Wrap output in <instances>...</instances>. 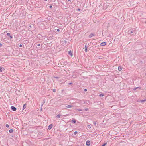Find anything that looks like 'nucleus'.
Segmentation results:
<instances>
[{
	"label": "nucleus",
	"instance_id": "f257e3e1",
	"mask_svg": "<svg viewBox=\"0 0 146 146\" xmlns=\"http://www.w3.org/2000/svg\"><path fill=\"white\" fill-rule=\"evenodd\" d=\"M11 110L13 111H16L17 110L16 108L14 106H11Z\"/></svg>",
	"mask_w": 146,
	"mask_h": 146
},
{
	"label": "nucleus",
	"instance_id": "f03ea898",
	"mask_svg": "<svg viewBox=\"0 0 146 146\" xmlns=\"http://www.w3.org/2000/svg\"><path fill=\"white\" fill-rule=\"evenodd\" d=\"M135 30H136L135 29L134 30H133V29H132V31H130V30H129L128 32H129L130 34L132 33H133L134 31L135 32Z\"/></svg>",
	"mask_w": 146,
	"mask_h": 146
},
{
	"label": "nucleus",
	"instance_id": "7ed1b4c3",
	"mask_svg": "<svg viewBox=\"0 0 146 146\" xmlns=\"http://www.w3.org/2000/svg\"><path fill=\"white\" fill-rule=\"evenodd\" d=\"M86 144L87 146H89L90 145V141L89 140L87 141L86 142Z\"/></svg>",
	"mask_w": 146,
	"mask_h": 146
},
{
	"label": "nucleus",
	"instance_id": "20e7f679",
	"mask_svg": "<svg viewBox=\"0 0 146 146\" xmlns=\"http://www.w3.org/2000/svg\"><path fill=\"white\" fill-rule=\"evenodd\" d=\"M74 107L71 104L69 105L66 106V107L67 108H72V107Z\"/></svg>",
	"mask_w": 146,
	"mask_h": 146
},
{
	"label": "nucleus",
	"instance_id": "39448f33",
	"mask_svg": "<svg viewBox=\"0 0 146 146\" xmlns=\"http://www.w3.org/2000/svg\"><path fill=\"white\" fill-rule=\"evenodd\" d=\"M106 44V43L105 42H103L100 44V45L101 46H103L105 45Z\"/></svg>",
	"mask_w": 146,
	"mask_h": 146
},
{
	"label": "nucleus",
	"instance_id": "423d86ee",
	"mask_svg": "<svg viewBox=\"0 0 146 146\" xmlns=\"http://www.w3.org/2000/svg\"><path fill=\"white\" fill-rule=\"evenodd\" d=\"M53 125L52 124H51L48 127V129H50L52 127Z\"/></svg>",
	"mask_w": 146,
	"mask_h": 146
},
{
	"label": "nucleus",
	"instance_id": "0eeeda50",
	"mask_svg": "<svg viewBox=\"0 0 146 146\" xmlns=\"http://www.w3.org/2000/svg\"><path fill=\"white\" fill-rule=\"evenodd\" d=\"M95 35L93 33H91L90 35H89V38H91L93 36H94Z\"/></svg>",
	"mask_w": 146,
	"mask_h": 146
},
{
	"label": "nucleus",
	"instance_id": "6e6552de",
	"mask_svg": "<svg viewBox=\"0 0 146 146\" xmlns=\"http://www.w3.org/2000/svg\"><path fill=\"white\" fill-rule=\"evenodd\" d=\"M68 54L70 56H72L73 55L71 51H69Z\"/></svg>",
	"mask_w": 146,
	"mask_h": 146
},
{
	"label": "nucleus",
	"instance_id": "1a4fd4ad",
	"mask_svg": "<svg viewBox=\"0 0 146 146\" xmlns=\"http://www.w3.org/2000/svg\"><path fill=\"white\" fill-rule=\"evenodd\" d=\"M122 69V68L121 66H119L118 67V70L119 71H121Z\"/></svg>",
	"mask_w": 146,
	"mask_h": 146
},
{
	"label": "nucleus",
	"instance_id": "9d476101",
	"mask_svg": "<svg viewBox=\"0 0 146 146\" xmlns=\"http://www.w3.org/2000/svg\"><path fill=\"white\" fill-rule=\"evenodd\" d=\"M85 51L86 52H87V47L86 45L85 46Z\"/></svg>",
	"mask_w": 146,
	"mask_h": 146
},
{
	"label": "nucleus",
	"instance_id": "9b49d317",
	"mask_svg": "<svg viewBox=\"0 0 146 146\" xmlns=\"http://www.w3.org/2000/svg\"><path fill=\"white\" fill-rule=\"evenodd\" d=\"M72 122L74 123H75L76 122V121L75 119H72Z\"/></svg>",
	"mask_w": 146,
	"mask_h": 146
},
{
	"label": "nucleus",
	"instance_id": "f8f14e48",
	"mask_svg": "<svg viewBox=\"0 0 146 146\" xmlns=\"http://www.w3.org/2000/svg\"><path fill=\"white\" fill-rule=\"evenodd\" d=\"M26 104H25L23 106V110H24L25 109V108H26Z\"/></svg>",
	"mask_w": 146,
	"mask_h": 146
},
{
	"label": "nucleus",
	"instance_id": "ddd939ff",
	"mask_svg": "<svg viewBox=\"0 0 146 146\" xmlns=\"http://www.w3.org/2000/svg\"><path fill=\"white\" fill-rule=\"evenodd\" d=\"M60 114H58L56 116V117L58 118H59L60 117Z\"/></svg>",
	"mask_w": 146,
	"mask_h": 146
},
{
	"label": "nucleus",
	"instance_id": "4468645a",
	"mask_svg": "<svg viewBox=\"0 0 146 146\" xmlns=\"http://www.w3.org/2000/svg\"><path fill=\"white\" fill-rule=\"evenodd\" d=\"M13 129H10L9 131V132L10 133H12L13 132Z\"/></svg>",
	"mask_w": 146,
	"mask_h": 146
},
{
	"label": "nucleus",
	"instance_id": "2eb2a0df",
	"mask_svg": "<svg viewBox=\"0 0 146 146\" xmlns=\"http://www.w3.org/2000/svg\"><path fill=\"white\" fill-rule=\"evenodd\" d=\"M137 88L141 89V87H137L135 88H134V90H136V89H137Z\"/></svg>",
	"mask_w": 146,
	"mask_h": 146
},
{
	"label": "nucleus",
	"instance_id": "dca6fc26",
	"mask_svg": "<svg viewBox=\"0 0 146 146\" xmlns=\"http://www.w3.org/2000/svg\"><path fill=\"white\" fill-rule=\"evenodd\" d=\"M104 96V95L103 94H101L99 95L100 97H102Z\"/></svg>",
	"mask_w": 146,
	"mask_h": 146
},
{
	"label": "nucleus",
	"instance_id": "f3484780",
	"mask_svg": "<svg viewBox=\"0 0 146 146\" xmlns=\"http://www.w3.org/2000/svg\"><path fill=\"white\" fill-rule=\"evenodd\" d=\"M146 101V100H141V102H143L145 101Z\"/></svg>",
	"mask_w": 146,
	"mask_h": 146
},
{
	"label": "nucleus",
	"instance_id": "a211bd4d",
	"mask_svg": "<svg viewBox=\"0 0 146 146\" xmlns=\"http://www.w3.org/2000/svg\"><path fill=\"white\" fill-rule=\"evenodd\" d=\"M76 110L79 111H82V110L80 109H77Z\"/></svg>",
	"mask_w": 146,
	"mask_h": 146
},
{
	"label": "nucleus",
	"instance_id": "6ab92c4d",
	"mask_svg": "<svg viewBox=\"0 0 146 146\" xmlns=\"http://www.w3.org/2000/svg\"><path fill=\"white\" fill-rule=\"evenodd\" d=\"M87 128H88V129H90L91 128V127L90 125H88L87 126Z\"/></svg>",
	"mask_w": 146,
	"mask_h": 146
},
{
	"label": "nucleus",
	"instance_id": "aec40b11",
	"mask_svg": "<svg viewBox=\"0 0 146 146\" xmlns=\"http://www.w3.org/2000/svg\"><path fill=\"white\" fill-rule=\"evenodd\" d=\"M2 71V67H0V72Z\"/></svg>",
	"mask_w": 146,
	"mask_h": 146
},
{
	"label": "nucleus",
	"instance_id": "412c9836",
	"mask_svg": "<svg viewBox=\"0 0 146 146\" xmlns=\"http://www.w3.org/2000/svg\"><path fill=\"white\" fill-rule=\"evenodd\" d=\"M7 36H9L10 35V33H7Z\"/></svg>",
	"mask_w": 146,
	"mask_h": 146
},
{
	"label": "nucleus",
	"instance_id": "4be33fe9",
	"mask_svg": "<svg viewBox=\"0 0 146 146\" xmlns=\"http://www.w3.org/2000/svg\"><path fill=\"white\" fill-rule=\"evenodd\" d=\"M45 102V100H44L43 101V102L42 103V104H44Z\"/></svg>",
	"mask_w": 146,
	"mask_h": 146
},
{
	"label": "nucleus",
	"instance_id": "5701e85b",
	"mask_svg": "<svg viewBox=\"0 0 146 146\" xmlns=\"http://www.w3.org/2000/svg\"><path fill=\"white\" fill-rule=\"evenodd\" d=\"M5 126L7 128H8L9 127V125L8 124H6Z\"/></svg>",
	"mask_w": 146,
	"mask_h": 146
},
{
	"label": "nucleus",
	"instance_id": "b1692460",
	"mask_svg": "<svg viewBox=\"0 0 146 146\" xmlns=\"http://www.w3.org/2000/svg\"><path fill=\"white\" fill-rule=\"evenodd\" d=\"M106 144H107L106 143H104L102 146H105V145H106Z\"/></svg>",
	"mask_w": 146,
	"mask_h": 146
},
{
	"label": "nucleus",
	"instance_id": "393cba45",
	"mask_svg": "<svg viewBox=\"0 0 146 146\" xmlns=\"http://www.w3.org/2000/svg\"><path fill=\"white\" fill-rule=\"evenodd\" d=\"M88 110V108H85V109H84V110L85 111H87Z\"/></svg>",
	"mask_w": 146,
	"mask_h": 146
},
{
	"label": "nucleus",
	"instance_id": "a878e982",
	"mask_svg": "<svg viewBox=\"0 0 146 146\" xmlns=\"http://www.w3.org/2000/svg\"><path fill=\"white\" fill-rule=\"evenodd\" d=\"M56 90L55 89H54L53 90V91L54 92H56Z\"/></svg>",
	"mask_w": 146,
	"mask_h": 146
},
{
	"label": "nucleus",
	"instance_id": "bb28decb",
	"mask_svg": "<svg viewBox=\"0 0 146 146\" xmlns=\"http://www.w3.org/2000/svg\"><path fill=\"white\" fill-rule=\"evenodd\" d=\"M77 133V131H76L74 132V135H76Z\"/></svg>",
	"mask_w": 146,
	"mask_h": 146
},
{
	"label": "nucleus",
	"instance_id": "cd10ccee",
	"mask_svg": "<svg viewBox=\"0 0 146 146\" xmlns=\"http://www.w3.org/2000/svg\"><path fill=\"white\" fill-rule=\"evenodd\" d=\"M9 37H10V38L11 39V38H13L12 36H11V35H10Z\"/></svg>",
	"mask_w": 146,
	"mask_h": 146
},
{
	"label": "nucleus",
	"instance_id": "c85d7f7f",
	"mask_svg": "<svg viewBox=\"0 0 146 146\" xmlns=\"http://www.w3.org/2000/svg\"><path fill=\"white\" fill-rule=\"evenodd\" d=\"M49 7L50 8H52V5H50L49 6Z\"/></svg>",
	"mask_w": 146,
	"mask_h": 146
},
{
	"label": "nucleus",
	"instance_id": "c756f323",
	"mask_svg": "<svg viewBox=\"0 0 146 146\" xmlns=\"http://www.w3.org/2000/svg\"><path fill=\"white\" fill-rule=\"evenodd\" d=\"M84 90V91L85 92H86V91H87V89H85Z\"/></svg>",
	"mask_w": 146,
	"mask_h": 146
},
{
	"label": "nucleus",
	"instance_id": "7c9ffc66",
	"mask_svg": "<svg viewBox=\"0 0 146 146\" xmlns=\"http://www.w3.org/2000/svg\"><path fill=\"white\" fill-rule=\"evenodd\" d=\"M19 46L20 47H22V45L21 44H20Z\"/></svg>",
	"mask_w": 146,
	"mask_h": 146
},
{
	"label": "nucleus",
	"instance_id": "2f4dec72",
	"mask_svg": "<svg viewBox=\"0 0 146 146\" xmlns=\"http://www.w3.org/2000/svg\"><path fill=\"white\" fill-rule=\"evenodd\" d=\"M72 84V82H70V83H68V84H69V85H71V84Z\"/></svg>",
	"mask_w": 146,
	"mask_h": 146
},
{
	"label": "nucleus",
	"instance_id": "473e14b6",
	"mask_svg": "<svg viewBox=\"0 0 146 146\" xmlns=\"http://www.w3.org/2000/svg\"><path fill=\"white\" fill-rule=\"evenodd\" d=\"M40 46V44H37V46Z\"/></svg>",
	"mask_w": 146,
	"mask_h": 146
},
{
	"label": "nucleus",
	"instance_id": "72a5a7b5",
	"mask_svg": "<svg viewBox=\"0 0 146 146\" xmlns=\"http://www.w3.org/2000/svg\"><path fill=\"white\" fill-rule=\"evenodd\" d=\"M96 122H94V125H96Z\"/></svg>",
	"mask_w": 146,
	"mask_h": 146
},
{
	"label": "nucleus",
	"instance_id": "f704fd0d",
	"mask_svg": "<svg viewBox=\"0 0 146 146\" xmlns=\"http://www.w3.org/2000/svg\"><path fill=\"white\" fill-rule=\"evenodd\" d=\"M57 31L58 32L60 31V29H57Z\"/></svg>",
	"mask_w": 146,
	"mask_h": 146
},
{
	"label": "nucleus",
	"instance_id": "c9c22d12",
	"mask_svg": "<svg viewBox=\"0 0 146 146\" xmlns=\"http://www.w3.org/2000/svg\"><path fill=\"white\" fill-rule=\"evenodd\" d=\"M43 104L42 103V104L41 105V108L42 107V106H43Z\"/></svg>",
	"mask_w": 146,
	"mask_h": 146
},
{
	"label": "nucleus",
	"instance_id": "e433bc0d",
	"mask_svg": "<svg viewBox=\"0 0 146 146\" xmlns=\"http://www.w3.org/2000/svg\"><path fill=\"white\" fill-rule=\"evenodd\" d=\"M58 79L59 78V77H54Z\"/></svg>",
	"mask_w": 146,
	"mask_h": 146
},
{
	"label": "nucleus",
	"instance_id": "4c0bfd02",
	"mask_svg": "<svg viewBox=\"0 0 146 146\" xmlns=\"http://www.w3.org/2000/svg\"><path fill=\"white\" fill-rule=\"evenodd\" d=\"M136 33V32H135L134 34H133V35H135Z\"/></svg>",
	"mask_w": 146,
	"mask_h": 146
},
{
	"label": "nucleus",
	"instance_id": "58836bf2",
	"mask_svg": "<svg viewBox=\"0 0 146 146\" xmlns=\"http://www.w3.org/2000/svg\"><path fill=\"white\" fill-rule=\"evenodd\" d=\"M2 44L1 43H0V47H1L2 46Z\"/></svg>",
	"mask_w": 146,
	"mask_h": 146
},
{
	"label": "nucleus",
	"instance_id": "ea45409f",
	"mask_svg": "<svg viewBox=\"0 0 146 146\" xmlns=\"http://www.w3.org/2000/svg\"><path fill=\"white\" fill-rule=\"evenodd\" d=\"M77 11H79V10H80V9H79V8H78V9H77Z\"/></svg>",
	"mask_w": 146,
	"mask_h": 146
},
{
	"label": "nucleus",
	"instance_id": "a19ab883",
	"mask_svg": "<svg viewBox=\"0 0 146 146\" xmlns=\"http://www.w3.org/2000/svg\"><path fill=\"white\" fill-rule=\"evenodd\" d=\"M69 1L71 2V0H68Z\"/></svg>",
	"mask_w": 146,
	"mask_h": 146
},
{
	"label": "nucleus",
	"instance_id": "79ce46f5",
	"mask_svg": "<svg viewBox=\"0 0 146 146\" xmlns=\"http://www.w3.org/2000/svg\"><path fill=\"white\" fill-rule=\"evenodd\" d=\"M45 1H47V0H44Z\"/></svg>",
	"mask_w": 146,
	"mask_h": 146
}]
</instances>
